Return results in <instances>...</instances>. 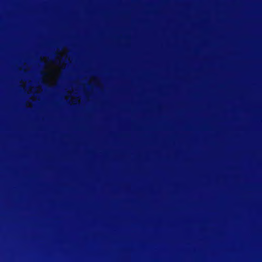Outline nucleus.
<instances>
[{
	"mask_svg": "<svg viewBox=\"0 0 262 262\" xmlns=\"http://www.w3.org/2000/svg\"><path fill=\"white\" fill-rule=\"evenodd\" d=\"M56 57L54 58L53 61L57 64H61L63 61L62 57L59 54H55Z\"/></svg>",
	"mask_w": 262,
	"mask_h": 262,
	"instance_id": "nucleus-1",
	"label": "nucleus"
}]
</instances>
